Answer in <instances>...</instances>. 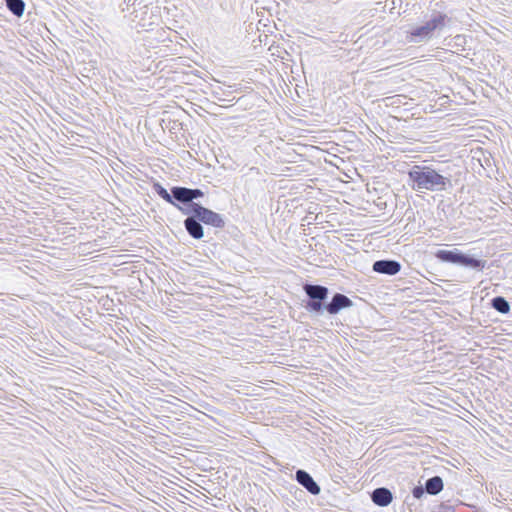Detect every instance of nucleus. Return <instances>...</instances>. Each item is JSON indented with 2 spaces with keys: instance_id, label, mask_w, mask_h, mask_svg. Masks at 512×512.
Listing matches in <instances>:
<instances>
[{
  "instance_id": "obj_16",
  "label": "nucleus",
  "mask_w": 512,
  "mask_h": 512,
  "mask_svg": "<svg viewBox=\"0 0 512 512\" xmlns=\"http://www.w3.org/2000/svg\"><path fill=\"white\" fill-rule=\"evenodd\" d=\"M309 308L312 311L318 312V311H320L322 309V304L319 301H313V302L309 303Z\"/></svg>"
},
{
  "instance_id": "obj_1",
  "label": "nucleus",
  "mask_w": 512,
  "mask_h": 512,
  "mask_svg": "<svg viewBox=\"0 0 512 512\" xmlns=\"http://www.w3.org/2000/svg\"><path fill=\"white\" fill-rule=\"evenodd\" d=\"M414 190H442L446 179L429 167L414 166L409 172Z\"/></svg>"
},
{
  "instance_id": "obj_2",
  "label": "nucleus",
  "mask_w": 512,
  "mask_h": 512,
  "mask_svg": "<svg viewBox=\"0 0 512 512\" xmlns=\"http://www.w3.org/2000/svg\"><path fill=\"white\" fill-rule=\"evenodd\" d=\"M184 214L192 215L198 221L217 228L224 226L223 218L220 214L202 207L198 204H191L188 208L182 210Z\"/></svg>"
},
{
  "instance_id": "obj_14",
  "label": "nucleus",
  "mask_w": 512,
  "mask_h": 512,
  "mask_svg": "<svg viewBox=\"0 0 512 512\" xmlns=\"http://www.w3.org/2000/svg\"><path fill=\"white\" fill-rule=\"evenodd\" d=\"M7 6L17 16H21L24 12V3L22 0H7Z\"/></svg>"
},
{
  "instance_id": "obj_4",
  "label": "nucleus",
  "mask_w": 512,
  "mask_h": 512,
  "mask_svg": "<svg viewBox=\"0 0 512 512\" xmlns=\"http://www.w3.org/2000/svg\"><path fill=\"white\" fill-rule=\"evenodd\" d=\"M445 17L444 16H437L427 22L425 25L416 28L414 31L411 32V41H417L428 39L430 37V34L433 30L440 28L444 25Z\"/></svg>"
},
{
  "instance_id": "obj_3",
  "label": "nucleus",
  "mask_w": 512,
  "mask_h": 512,
  "mask_svg": "<svg viewBox=\"0 0 512 512\" xmlns=\"http://www.w3.org/2000/svg\"><path fill=\"white\" fill-rule=\"evenodd\" d=\"M436 257L443 262H450L453 264L477 268L480 266V261L468 255L463 254L458 249L454 250H439L436 252Z\"/></svg>"
},
{
  "instance_id": "obj_17",
  "label": "nucleus",
  "mask_w": 512,
  "mask_h": 512,
  "mask_svg": "<svg viewBox=\"0 0 512 512\" xmlns=\"http://www.w3.org/2000/svg\"><path fill=\"white\" fill-rule=\"evenodd\" d=\"M203 196V192L199 189H191V197H192V200L195 199V198H198V197H202Z\"/></svg>"
},
{
  "instance_id": "obj_8",
  "label": "nucleus",
  "mask_w": 512,
  "mask_h": 512,
  "mask_svg": "<svg viewBox=\"0 0 512 512\" xmlns=\"http://www.w3.org/2000/svg\"><path fill=\"white\" fill-rule=\"evenodd\" d=\"M372 500L379 506H387L392 502V494L386 488H377L372 494Z\"/></svg>"
},
{
  "instance_id": "obj_18",
  "label": "nucleus",
  "mask_w": 512,
  "mask_h": 512,
  "mask_svg": "<svg viewBox=\"0 0 512 512\" xmlns=\"http://www.w3.org/2000/svg\"><path fill=\"white\" fill-rule=\"evenodd\" d=\"M413 495L416 498H420L423 495V489L421 487H415L413 489Z\"/></svg>"
},
{
  "instance_id": "obj_6",
  "label": "nucleus",
  "mask_w": 512,
  "mask_h": 512,
  "mask_svg": "<svg viewBox=\"0 0 512 512\" xmlns=\"http://www.w3.org/2000/svg\"><path fill=\"white\" fill-rule=\"evenodd\" d=\"M297 481L303 485L310 493L317 495L320 492V487L316 484V482L312 479V477L303 470H298L296 472Z\"/></svg>"
},
{
  "instance_id": "obj_15",
  "label": "nucleus",
  "mask_w": 512,
  "mask_h": 512,
  "mask_svg": "<svg viewBox=\"0 0 512 512\" xmlns=\"http://www.w3.org/2000/svg\"><path fill=\"white\" fill-rule=\"evenodd\" d=\"M159 194L162 196L163 199H165L167 202L171 203V204H174L173 200H172V197L171 195L165 190V189H161V191L159 192Z\"/></svg>"
},
{
  "instance_id": "obj_10",
  "label": "nucleus",
  "mask_w": 512,
  "mask_h": 512,
  "mask_svg": "<svg viewBox=\"0 0 512 512\" xmlns=\"http://www.w3.org/2000/svg\"><path fill=\"white\" fill-rule=\"evenodd\" d=\"M305 292L312 299L322 300L327 296L328 290L327 288L319 285H306Z\"/></svg>"
},
{
  "instance_id": "obj_11",
  "label": "nucleus",
  "mask_w": 512,
  "mask_h": 512,
  "mask_svg": "<svg viewBox=\"0 0 512 512\" xmlns=\"http://www.w3.org/2000/svg\"><path fill=\"white\" fill-rule=\"evenodd\" d=\"M443 488V481L440 477H432L426 482V491L429 494H438Z\"/></svg>"
},
{
  "instance_id": "obj_9",
  "label": "nucleus",
  "mask_w": 512,
  "mask_h": 512,
  "mask_svg": "<svg viewBox=\"0 0 512 512\" xmlns=\"http://www.w3.org/2000/svg\"><path fill=\"white\" fill-rule=\"evenodd\" d=\"M185 227L193 238L200 239L203 237V228L192 215L185 220Z\"/></svg>"
},
{
  "instance_id": "obj_12",
  "label": "nucleus",
  "mask_w": 512,
  "mask_h": 512,
  "mask_svg": "<svg viewBox=\"0 0 512 512\" xmlns=\"http://www.w3.org/2000/svg\"><path fill=\"white\" fill-rule=\"evenodd\" d=\"M173 197L180 202L192 201L191 189L184 187H174L172 189Z\"/></svg>"
},
{
  "instance_id": "obj_7",
  "label": "nucleus",
  "mask_w": 512,
  "mask_h": 512,
  "mask_svg": "<svg viewBox=\"0 0 512 512\" xmlns=\"http://www.w3.org/2000/svg\"><path fill=\"white\" fill-rule=\"evenodd\" d=\"M351 305L352 301L348 297L343 294H336L333 297L332 302L327 305L326 309L330 314H336L341 309L350 307Z\"/></svg>"
},
{
  "instance_id": "obj_5",
  "label": "nucleus",
  "mask_w": 512,
  "mask_h": 512,
  "mask_svg": "<svg viewBox=\"0 0 512 512\" xmlns=\"http://www.w3.org/2000/svg\"><path fill=\"white\" fill-rule=\"evenodd\" d=\"M401 265L396 261L380 260L373 264V270L377 273L395 275L400 271Z\"/></svg>"
},
{
  "instance_id": "obj_13",
  "label": "nucleus",
  "mask_w": 512,
  "mask_h": 512,
  "mask_svg": "<svg viewBox=\"0 0 512 512\" xmlns=\"http://www.w3.org/2000/svg\"><path fill=\"white\" fill-rule=\"evenodd\" d=\"M492 306L500 313H508L510 311L509 303L503 297H496L492 300Z\"/></svg>"
}]
</instances>
